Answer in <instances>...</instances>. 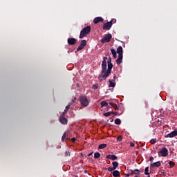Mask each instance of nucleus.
Returning a JSON list of instances; mask_svg holds the SVG:
<instances>
[{
	"instance_id": "obj_10",
	"label": "nucleus",
	"mask_w": 177,
	"mask_h": 177,
	"mask_svg": "<svg viewBox=\"0 0 177 177\" xmlns=\"http://www.w3.org/2000/svg\"><path fill=\"white\" fill-rule=\"evenodd\" d=\"M68 45H75L77 44V39L75 38H68Z\"/></svg>"
},
{
	"instance_id": "obj_21",
	"label": "nucleus",
	"mask_w": 177,
	"mask_h": 177,
	"mask_svg": "<svg viewBox=\"0 0 177 177\" xmlns=\"http://www.w3.org/2000/svg\"><path fill=\"white\" fill-rule=\"evenodd\" d=\"M149 171V167H146V168L145 169V175L150 177V173H148Z\"/></svg>"
},
{
	"instance_id": "obj_14",
	"label": "nucleus",
	"mask_w": 177,
	"mask_h": 177,
	"mask_svg": "<svg viewBox=\"0 0 177 177\" xmlns=\"http://www.w3.org/2000/svg\"><path fill=\"white\" fill-rule=\"evenodd\" d=\"M177 136L176 133L174 131H171L170 133H168L165 136L166 138H173L174 137Z\"/></svg>"
},
{
	"instance_id": "obj_6",
	"label": "nucleus",
	"mask_w": 177,
	"mask_h": 177,
	"mask_svg": "<svg viewBox=\"0 0 177 177\" xmlns=\"http://www.w3.org/2000/svg\"><path fill=\"white\" fill-rule=\"evenodd\" d=\"M85 46H86V40H82L80 46L77 48V51L80 52V50H82Z\"/></svg>"
},
{
	"instance_id": "obj_39",
	"label": "nucleus",
	"mask_w": 177,
	"mask_h": 177,
	"mask_svg": "<svg viewBox=\"0 0 177 177\" xmlns=\"http://www.w3.org/2000/svg\"><path fill=\"white\" fill-rule=\"evenodd\" d=\"M76 141V138H71V142H75Z\"/></svg>"
},
{
	"instance_id": "obj_44",
	"label": "nucleus",
	"mask_w": 177,
	"mask_h": 177,
	"mask_svg": "<svg viewBox=\"0 0 177 177\" xmlns=\"http://www.w3.org/2000/svg\"><path fill=\"white\" fill-rule=\"evenodd\" d=\"M173 133H176V135H177V129H175Z\"/></svg>"
},
{
	"instance_id": "obj_28",
	"label": "nucleus",
	"mask_w": 177,
	"mask_h": 177,
	"mask_svg": "<svg viewBox=\"0 0 177 177\" xmlns=\"http://www.w3.org/2000/svg\"><path fill=\"white\" fill-rule=\"evenodd\" d=\"M113 114V112H107V113H104V116L105 117H109V116H111V115Z\"/></svg>"
},
{
	"instance_id": "obj_38",
	"label": "nucleus",
	"mask_w": 177,
	"mask_h": 177,
	"mask_svg": "<svg viewBox=\"0 0 177 177\" xmlns=\"http://www.w3.org/2000/svg\"><path fill=\"white\" fill-rule=\"evenodd\" d=\"M76 100V97H74L73 99H72V102H71V103H75Z\"/></svg>"
},
{
	"instance_id": "obj_42",
	"label": "nucleus",
	"mask_w": 177,
	"mask_h": 177,
	"mask_svg": "<svg viewBox=\"0 0 177 177\" xmlns=\"http://www.w3.org/2000/svg\"><path fill=\"white\" fill-rule=\"evenodd\" d=\"M110 21H111V23L113 24V23H115L116 20H115V19H112V20Z\"/></svg>"
},
{
	"instance_id": "obj_27",
	"label": "nucleus",
	"mask_w": 177,
	"mask_h": 177,
	"mask_svg": "<svg viewBox=\"0 0 177 177\" xmlns=\"http://www.w3.org/2000/svg\"><path fill=\"white\" fill-rule=\"evenodd\" d=\"M115 124H116V125L121 124V120H120L119 118H116V120H115Z\"/></svg>"
},
{
	"instance_id": "obj_30",
	"label": "nucleus",
	"mask_w": 177,
	"mask_h": 177,
	"mask_svg": "<svg viewBox=\"0 0 177 177\" xmlns=\"http://www.w3.org/2000/svg\"><path fill=\"white\" fill-rule=\"evenodd\" d=\"M72 105H73V102H69L68 104L66 105L65 110L68 111V109H70L71 106Z\"/></svg>"
},
{
	"instance_id": "obj_15",
	"label": "nucleus",
	"mask_w": 177,
	"mask_h": 177,
	"mask_svg": "<svg viewBox=\"0 0 177 177\" xmlns=\"http://www.w3.org/2000/svg\"><path fill=\"white\" fill-rule=\"evenodd\" d=\"M130 172H131L130 175H134V174L140 175V171L139 169H136L134 170L130 169Z\"/></svg>"
},
{
	"instance_id": "obj_16",
	"label": "nucleus",
	"mask_w": 177,
	"mask_h": 177,
	"mask_svg": "<svg viewBox=\"0 0 177 177\" xmlns=\"http://www.w3.org/2000/svg\"><path fill=\"white\" fill-rule=\"evenodd\" d=\"M117 64H121L122 63V55H119L116 59Z\"/></svg>"
},
{
	"instance_id": "obj_31",
	"label": "nucleus",
	"mask_w": 177,
	"mask_h": 177,
	"mask_svg": "<svg viewBox=\"0 0 177 177\" xmlns=\"http://www.w3.org/2000/svg\"><path fill=\"white\" fill-rule=\"evenodd\" d=\"M175 165H176V163L174 161L169 162V165L171 166V168H172L173 167H175Z\"/></svg>"
},
{
	"instance_id": "obj_41",
	"label": "nucleus",
	"mask_w": 177,
	"mask_h": 177,
	"mask_svg": "<svg viewBox=\"0 0 177 177\" xmlns=\"http://www.w3.org/2000/svg\"><path fill=\"white\" fill-rule=\"evenodd\" d=\"M149 160H150V162L153 161V160H154V158H153L152 156H151L150 158H149Z\"/></svg>"
},
{
	"instance_id": "obj_24",
	"label": "nucleus",
	"mask_w": 177,
	"mask_h": 177,
	"mask_svg": "<svg viewBox=\"0 0 177 177\" xmlns=\"http://www.w3.org/2000/svg\"><path fill=\"white\" fill-rule=\"evenodd\" d=\"M107 145L106 144H102L99 145V149H103L104 148H106Z\"/></svg>"
},
{
	"instance_id": "obj_19",
	"label": "nucleus",
	"mask_w": 177,
	"mask_h": 177,
	"mask_svg": "<svg viewBox=\"0 0 177 177\" xmlns=\"http://www.w3.org/2000/svg\"><path fill=\"white\" fill-rule=\"evenodd\" d=\"M141 104H144L143 107L145 109H147L148 106V102L147 101V100H143L142 102H141Z\"/></svg>"
},
{
	"instance_id": "obj_33",
	"label": "nucleus",
	"mask_w": 177,
	"mask_h": 177,
	"mask_svg": "<svg viewBox=\"0 0 177 177\" xmlns=\"http://www.w3.org/2000/svg\"><path fill=\"white\" fill-rule=\"evenodd\" d=\"M68 113V110L67 109H65V111H64V112L62 113V115L61 116H63L64 117L65 115Z\"/></svg>"
},
{
	"instance_id": "obj_26",
	"label": "nucleus",
	"mask_w": 177,
	"mask_h": 177,
	"mask_svg": "<svg viewBox=\"0 0 177 177\" xmlns=\"http://www.w3.org/2000/svg\"><path fill=\"white\" fill-rule=\"evenodd\" d=\"M116 169H117V167H109V168H107V171H109V172H111V171H114V170H116Z\"/></svg>"
},
{
	"instance_id": "obj_48",
	"label": "nucleus",
	"mask_w": 177,
	"mask_h": 177,
	"mask_svg": "<svg viewBox=\"0 0 177 177\" xmlns=\"http://www.w3.org/2000/svg\"><path fill=\"white\" fill-rule=\"evenodd\" d=\"M176 104H177V97H176Z\"/></svg>"
},
{
	"instance_id": "obj_37",
	"label": "nucleus",
	"mask_w": 177,
	"mask_h": 177,
	"mask_svg": "<svg viewBox=\"0 0 177 177\" xmlns=\"http://www.w3.org/2000/svg\"><path fill=\"white\" fill-rule=\"evenodd\" d=\"M97 88H98L97 84H94V85L93 86V89H97Z\"/></svg>"
},
{
	"instance_id": "obj_12",
	"label": "nucleus",
	"mask_w": 177,
	"mask_h": 177,
	"mask_svg": "<svg viewBox=\"0 0 177 177\" xmlns=\"http://www.w3.org/2000/svg\"><path fill=\"white\" fill-rule=\"evenodd\" d=\"M106 158L110 159V160L114 161V160H116L117 159H118V157H117V156H115V155L109 154L106 156Z\"/></svg>"
},
{
	"instance_id": "obj_9",
	"label": "nucleus",
	"mask_w": 177,
	"mask_h": 177,
	"mask_svg": "<svg viewBox=\"0 0 177 177\" xmlns=\"http://www.w3.org/2000/svg\"><path fill=\"white\" fill-rule=\"evenodd\" d=\"M115 78H117V76L114 75L113 80H109V88H114L115 86Z\"/></svg>"
},
{
	"instance_id": "obj_17",
	"label": "nucleus",
	"mask_w": 177,
	"mask_h": 177,
	"mask_svg": "<svg viewBox=\"0 0 177 177\" xmlns=\"http://www.w3.org/2000/svg\"><path fill=\"white\" fill-rule=\"evenodd\" d=\"M113 177H119L120 176V171L118 170H114L112 172Z\"/></svg>"
},
{
	"instance_id": "obj_34",
	"label": "nucleus",
	"mask_w": 177,
	"mask_h": 177,
	"mask_svg": "<svg viewBox=\"0 0 177 177\" xmlns=\"http://www.w3.org/2000/svg\"><path fill=\"white\" fill-rule=\"evenodd\" d=\"M71 156V153L68 152V151H66L65 152V157H68V156Z\"/></svg>"
},
{
	"instance_id": "obj_22",
	"label": "nucleus",
	"mask_w": 177,
	"mask_h": 177,
	"mask_svg": "<svg viewBox=\"0 0 177 177\" xmlns=\"http://www.w3.org/2000/svg\"><path fill=\"white\" fill-rule=\"evenodd\" d=\"M109 104L106 103V101H102L101 102V106L103 107H107Z\"/></svg>"
},
{
	"instance_id": "obj_47",
	"label": "nucleus",
	"mask_w": 177,
	"mask_h": 177,
	"mask_svg": "<svg viewBox=\"0 0 177 177\" xmlns=\"http://www.w3.org/2000/svg\"><path fill=\"white\" fill-rule=\"evenodd\" d=\"M130 176H132V174H127V177H129Z\"/></svg>"
},
{
	"instance_id": "obj_20",
	"label": "nucleus",
	"mask_w": 177,
	"mask_h": 177,
	"mask_svg": "<svg viewBox=\"0 0 177 177\" xmlns=\"http://www.w3.org/2000/svg\"><path fill=\"white\" fill-rule=\"evenodd\" d=\"M117 53H118L119 55H122V46H120L118 47Z\"/></svg>"
},
{
	"instance_id": "obj_2",
	"label": "nucleus",
	"mask_w": 177,
	"mask_h": 177,
	"mask_svg": "<svg viewBox=\"0 0 177 177\" xmlns=\"http://www.w3.org/2000/svg\"><path fill=\"white\" fill-rule=\"evenodd\" d=\"M90 32H91V26H86L80 32V39H82V38H84V37H86V35H88V34H89Z\"/></svg>"
},
{
	"instance_id": "obj_18",
	"label": "nucleus",
	"mask_w": 177,
	"mask_h": 177,
	"mask_svg": "<svg viewBox=\"0 0 177 177\" xmlns=\"http://www.w3.org/2000/svg\"><path fill=\"white\" fill-rule=\"evenodd\" d=\"M111 52L113 55V57H114V59H117V51H115V49L114 48H111Z\"/></svg>"
},
{
	"instance_id": "obj_5",
	"label": "nucleus",
	"mask_w": 177,
	"mask_h": 177,
	"mask_svg": "<svg viewBox=\"0 0 177 177\" xmlns=\"http://www.w3.org/2000/svg\"><path fill=\"white\" fill-rule=\"evenodd\" d=\"M158 156L161 157H166L168 156V149L165 147L161 148L160 150H159Z\"/></svg>"
},
{
	"instance_id": "obj_23",
	"label": "nucleus",
	"mask_w": 177,
	"mask_h": 177,
	"mask_svg": "<svg viewBox=\"0 0 177 177\" xmlns=\"http://www.w3.org/2000/svg\"><path fill=\"white\" fill-rule=\"evenodd\" d=\"M101 154L99 152H96L94 153V158L98 159L100 157Z\"/></svg>"
},
{
	"instance_id": "obj_46",
	"label": "nucleus",
	"mask_w": 177,
	"mask_h": 177,
	"mask_svg": "<svg viewBox=\"0 0 177 177\" xmlns=\"http://www.w3.org/2000/svg\"><path fill=\"white\" fill-rule=\"evenodd\" d=\"M142 172H144V169L140 170V173H142Z\"/></svg>"
},
{
	"instance_id": "obj_43",
	"label": "nucleus",
	"mask_w": 177,
	"mask_h": 177,
	"mask_svg": "<svg viewBox=\"0 0 177 177\" xmlns=\"http://www.w3.org/2000/svg\"><path fill=\"white\" fill-rule=\"evenodd\" d=\"M109 104H110V106H113V104H116L113 103V102H110Z\"/></svg>"
},
{
	"instance_id": "obj_4",
	"label": "nucleus",
	"mask_w": 177,
	"mask_h": 177,
	"mask_svg": "<svg viewBox=\"0 0 177 177\" xmlns=\"http://www.w3.org/2000/svg\"><path fill=\"white\" fill-rule=\"evenodd\" d=\"M112 37H113V36H112L111 34H110V33L106 35L101 39L102 44H106V42H110V41L111 40V38H112Z\"/></svg>"
},
{
	"instance_id": "obj_40",
	"label": "nucleus",
	"mask_w": 177,
	"mask_h": 177,
	"mask_svg": "<svg viewBox=\"0 0 177 177\" xmlns=\"http://www.w3.org/2000/svg\"><path fill=\"white\" fill-rule=\"evenodd\" d=\"M135 144L133 142H130V147H134Z\"/></svg>"
},
{
	"instance_id": "obj_7",
	"label": "nucleus",
	"mask_w": 177,
	"mask_h": 177,
	"mask_svg": "<svg viewBox=\"0 0 177 177\" xmlns=\"http://www.w3.org/2000/svg\"><path fill=\"white\" fill-rule=\"evenodd\" d=\"M111 26H113V23L111 21L107 22L104 24L103 30H110L111 28Z\"/></svg>"
},
{
	"instance_id": "obj_13",
	"label": "nucleus",
	"mask_w": 177,
	"mask_h": 177,
	"mask_svg": "<svg viewBox=\"0 0 177 177\" xmlns=\"http://www.w3.org/2000/svg\"><path fill=\"white\" fill-rule=\"evenodd\" d=\"M59 120L60 121V123L62 124H67L68 122L67 118H66L64 116H60V118L59 119Z\"/></svg>"
},
{
	"instance_id": "obj_3",
	"label": "nucleus",
	"mask_w": 177,
	"mask_h": 177,
	"mask_svg": "<svg viewBox=\"0 0 177 177\" xmlns=\"http://www.w3.org/2000/svg\"><path fill=\"white\" fill-rule=\"evenodd\" d=\"M79 100L80 101L81 105L84 107H87L88 106L89 102L86 96H80Z\"/></svg>"
},
{
	"instance_id": "obj_25",
	"label": "nucleus",
	"mask_w": 177,
	"mask_h": 177,
	"mask_svg": "<svg viewBox=\"0 0 177 177\" xmlns=\"http://www.w3.org/2000/svg\"><path fill=\"white\" fill-rule=\"evenodd\" d=\"M112 165H113V167L117 168V167H118L119 163H118V162L115 161V162H112Z\"/></svg>"
},
{
	"instance_id": "obj_32",
	"label": "nucleus",
	"mask_w": 177,
	"mask_h": 177,
	"mask_svg": "<svg viewBox=\"0 0 177 177\" xmlns=\"http://www.w3.org/2000/svg\"><path fill=\"white\" fill-rule=\"evenodd\" d=\"M66 138H67V136L66 135V133H64L63 136H62V140L64 142Z\"/></svg>"
},
{
	"instance_id": "obj_49",
	"label": "nucleus",
	"mask_w": 177,
	"mask_h": 177,
	"mask_svg": "<svg viewBox=\"0 0 177 177\" xmlns=\"http://www.w3.org/2000/svg\"><path fill=\"white\" fill-rule=\"evenodd\" d=\"M86 172H87V170H84V174H86Z\"/></svg>"
},
{
	"instance_id": "obj_45",
	"label": "nucleus",
	"mask_w": 177,
	"mask_h": 177,
	"mask_svg": "<svg viewBox=\"0 0 177 177\" xmlns=\"http://www.w3.org/2000/svg\"><path fill=\"white\" fill-rule=\"evenodd\" d=\"M93 155V153H88V155H87V156H92Z\"/></svg>"
},
{
	"instance_id": "obj_29",
	"label": "nucleus",
	"mask_w": 177,
	"mask_h": 177,
	"mask_svg": "<svg viewBox=\"0 0 177 177\" xmlns=\"http://www.w3.org/2000/svg\"><path fill=\"white\" fill-rule=\"evenodd\" d=\"M156 142H157V139L156 138H152L150 140L151 145H154Z\"/></svg>"
},
{
	"instance_id": "obj_36",
	"label": "nucleus",
	"mask_w": 177,
	"mask_h": 177,
	"mask_svg": "<svg viewBox=\"0 0 177 177\" xmlns=\"http://www.w3.org/2000/svg\"><path fill=\"white\" fill-rule=\"evenodd\" d=\"M122 140V136H119V137L117 138V140H118V142H121Z\"/></svg>"
},
{
	"instance_id": "obj_50",
	"label": "nucleus",
	"mask_w": 177,
	"mask_h": 177,
	"mask_svg": "<svg viewBox=\"0 0 177 177\" xmlns=\"http://www.w3.org/2000/svg\"><path fill=\"white\" fill-rule=\"evenodd\" d=\"M135 177H138V176H136Z\"/></svg>"
},
{
	"instance_id": "obj_8",
	"label": "nucleus",
	"mask_w": 177,
	"mask_h": 177,
	"mask_svg": "<svg viewBox=\"0 0 177 177\" xmlns=\"http://www.w3.org/2000/svg\"><path fill=\"white\" fill-rule=\"evenodd\" d=\"M103 21H104V19H103L102 18V17H95L94 19H93V23L94 24H97V23H103Z\"/></svg>"
},
{
	"instance_id": "obj_35",
	"label": "nucleus",
	"mask_w": 177,
	"mask_h": 177,
	"mask_svg": "<svg viewBox=\"0 0 177 177\" xmlns=\"http://www.w3.org/2000/svg\"><path fill=\"white\" fill-rule=\"evenodd\" d=\"M113 107V109H114L115 110H117L118 109V106H117V104H113V106H111Z\"/></svg>"
},
{
	"instance_id": "obj_1",
	"label": "nucleus",
	"mask_w": 177,
	"mask_h": 177,
	"mask_svg": "<svg viewBox=\"0 0 177 177\" xmlns=\"http://www.w3.org/2000/svg\"><path fill=\"white\" fill-rule=\"evenodd\" d=\"M102 74L100 77V80H106L107 77L111 74V70H113V64L111 63V57H104L102 62Z\"/></svg>"
},
{
	"instance_id": "obj_11",
	"label": "nucleus",
	"mask_w": 177,
	"mask_h": 177,
	"mask_svg": "<svg viewBox=\"0 0 177 177\" xmlns=\"http://www.w3.org/2000/svg\"><path fill=\"white\" fill-rule=\"evenodd\" d=\"M162 165L160 161H157L155 163H152L150 165V168L159 167Z\"/></svg>"
}]
</instances>
